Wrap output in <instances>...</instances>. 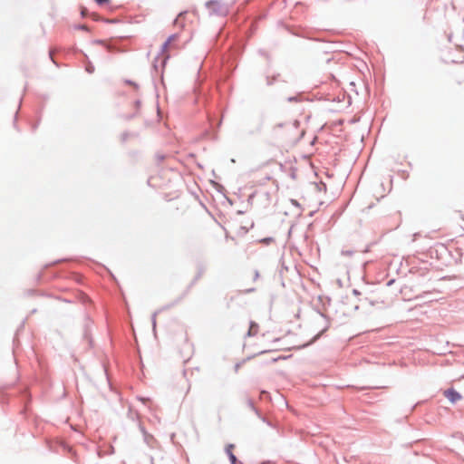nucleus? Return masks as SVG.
Masks as SVG:
<instances>
[{
    "label": "nucleus",
    "mask_w": 464,
    "mask_h": 464,
    "mask_svg": "<svg viewBox=\"0 0 464 464\" xmlns=\"http://www.w3.org/2000/svg\"><path fill=\"white\" fill-rule=\"evenodd\" d=\"M229 459L232 464H237V458L234 454H231V456H229Z\"/></svg>",
    "instance_id": "obj_7"
},
{
    "label": "nucleus",
    "mask_w": 464,
    "mask_h": 464,
    "mask_svg": "<svg viewBox=\"0 0 464 464\" xmlns=\"http://www.w3.org/2000/svg\"><path fill=\"white\" fill-rule=\"evenodd\" d=\"M455 51L459 52V56L458 58H455L453 56H450V61L451 63H463L464 62V53H463V50L462 49H459V48H456Z\"/></svg>",
    "instance_id": "obj_4"
},
{
    "label": "nucleus",
    "mask_w": 464,
    "mask_h": 464,
    "mask_svg": "<svg viewBox=\"0 0 464 464\" xmlns=\"http://www.w3.org/2000/svg\"><path fill=\"white\" fill-rule=\"evenodd\" d=\"M444 395L446 398H448L451 402H456L457 401L460 400L461 396L459 392H457L453 389H450L444 392Z\"/></svg>",
    "instance_id": "obj_2"
},
{
    "label": "nucleus",
    "mask_w": 464,
    "mask_h": 464,
    "mask_svg": "<svg viewBox=\"0 0 464 464\" xmlns=\"http://www.w3.org/2000/svg\"><path fill=\"white\" fill-rule=\"evenodd\" d=\"M258 331V325L255 323H251L249 330H248V335H255L256 334Z\"/></svg>",
    "instance_id": "obj_5"
},
{
    "label": "nucleus",
    "mask_w": 464,
    "mask_h": 464,
    "mask_svg": "<svg viewBox=\"0 0 464 464\" xmlns=\"http://www.w3.org/2000/svg\"><path fill=\"white\" fill-rule=\"evenodd\" d=\"M233 449H234V445L233 444H229V445L227 446L226 452L228 455V457L231 456V454H234L233 453Z\"/></svg>",
    "instance_id": "obj_6"
},
{
    "label": "nucleus",
    "mask_w": 464,
    "mask_h": 464,
    "mask_svg": "<svg viewBox=\"0 0 464 464\" xmlns=\"http://www.w3.org/2000/svg\"><path fill=\"white\" fill-rule=\"evenodd\" d=\"M250 227H252V225L244 217L236 218L228 223L226 237L231 240H236L237 237L246 235Z\"/></svg>",
    "instance_id": "obj_1"
},
{
    "label": "nucleus",
    "mask_w": 464,
    "mask_h": 464,
    "mask_svg": "<svg viewBox=\"0 0 464 464\" xmlns=\"http://www.w3.org/2000/svg\"><path fill=\"white\" fill-rule=\"evenodd\" d=\"M284 127H285V125L284 123L278 124V125H276V126H275V127H274V130H275V131H276V130H277L278 128H284Z\"/></svg>",
    "instance_id": "obj_9"
},
{
    "label": "nucleus",
    "mask_w": 464,
    "mask_h": 464,
    "mask_svg": "<svg viewBox=\"0 0 464 464\" xmlns=\"http://www.w3.org/2000/svg\"><path fill=\"white\" fill-rule=\"evenodd\" d=\"M178 39V35L177 34H172L170 35L168 40L165 42V44H163L162 46V51L165 53V52H168L169 51V48L170 46V44L174 42H176Z\"/></svg>",
    "instance_id": "obj_3"
},
{
    "label": "nucleus",
    "mask_w": 464,
    "mask_h": 464,
    "mask_svg": "<svg viewBox=\"0 0 464 464\" xmlns=\"http://www.w3.org/2000/svg\"><path fill=\"white\" fill-rule=\"evenodd\" d=\"M99 5L107 4L110 0H95Z\"/></svg>",
    "instance_id": "obj_8"
}]
</instances>
